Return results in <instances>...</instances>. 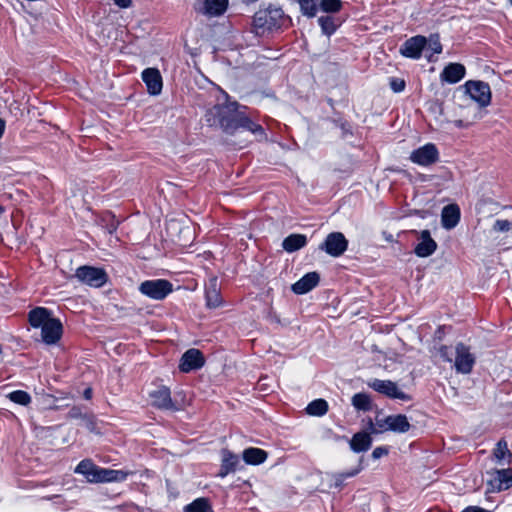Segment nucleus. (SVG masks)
Returning <instances> with one entry per match:
<instances>
[{"label":"nucleus","instance_id":"21","mask_svg":"<svg viewBox=\"0 0 512 512\" xmlns=\"http://www.w3.org/2000/svg\"><path fill=\"white\" fill-rule=\"evenodd\" d=\"M62 334V323L58 318H55L54 320L50 321L49 326L41 331V338L45 344L54 345L61 339Z\"/></svg>","mask_w":512,"mask_h":512},{"label":"nucleus","instance_id":"17","mask_svg":"<svg viewBox=\"0 0 512 512\" xmlns=\"http://www.w3.org/2000/svg\"><path fill=\"white\" fill-rule=\"evenodd\" d=\"M206 306L214 309L222 305L223 299L217 277H211L205 288Z\"/></svg>","mask_w":512,"mask_h":512},{"label":"nucleus","instance_id":"1","mask_svg":"<svg viewBox=\"0 0 512 512\" xmlns=\"http://www.w3.org/2000/svg\"><path fill=\"white\" fill-rule=\"evenodd\" d=\"M246 107H240L237 102L225 101L210 108L205 114V120L209 126L220 127L227 134H234L239 128L250 131L259 138H265V132L261 125L253 122L245 111Z\"/></svg>","mask_w":512,"mask_h":512},{"label":"nucleus","instance_id":"45","mask_svg":"<svg viewBox=\"0 0 512 512\" xmlns=\"http://www.w3.org/2000/svg\"><path fill=\"white\" fill-rule=\"evenodd\" d=\"M462 512H491V511L485 510L478 506H469V507L465 508Z\"/></svg>","mask_w":512,"mask_h":512},{"label":"nucleus","instance_id":"10","mask_svg":"<svg viewBox=\"0 0 512 512\" xmlns=\"http://www.w3.org/2000/svg\"><path fill=\"white\" fill-rule=\"evenodd\" d=\"M465 88L470 97L476 101L480 107H486L491 102V89L488 83L483 81H467Z\"/></svg>","mask_w":512,"mask_h":512},{"label":"nucleus","instance_id":"38","mask_svg":"<svg viewBox=\"0 0 512 512\" xmlns=\"http://www.w3.org/2000/svg\"><path fill=\"white\" fill-rule=\"evenodd\" d=\"M301 11L308 17H314L317 12L316 0H299Z\"/></svg>","mask_w":512,"mask_h":512},{"label":"nucleus","instance_id":"50","mask_svg":"<svg viewBox=\"0 0 512 512\" xmlns=\"http://www.w3.org/2000/svg\"><path fill=\"white\" fill-rule=\"evenodd\" d=\"M4 212V208L0 205V215Z\"/></svg>","mask_w":512,"mask_h":512},{"label":"nucleus","instance_id":"2","mask_svg":"<svg viewBox=\"0 0 512 512\" xmlns=\"http://www.w3.org/2000/svg\"><path fill=\"white\" fill-rule=\"evenodd\" d=\"M75 473L83 475L89 483L123 482L131 474L124 470L99 467L90 459L80 461Z\"/></svg>","mask_w":512,"mask_h":512},{"label":"nucleus","instance_id":"29","mask_svg":"<svg viewBox=\"0 0 512 512\" xmlns=\"http://www.w3.org/2000/svg\"><path fill=\"white\" fill-rule=\"evenodd\" d=\"M390 420H391L390 431H392V432L406 433L411 428L408 418L403 414L390 415Z\"/></svg>","mask_w":512,"mask_h":512},{"label":"nucleus","instance_id":"9","mask_svg":"<svg viewBox=\"0 0 512 512\" xmlns=\"http://www.w3.org/2000/svg\"><path fill=\"white\" fill-rule=\"evenodd\" d=\"M409 159L420 166H430L439 160V151L435 144L427 143L411 152Z\"/></svg>","mask_w":512,"mask_h":512},{"label":"nucleus","instance_id":"15","mask_svg":"<svg viewBox=\"0 0 512 512\" xmlns=\"http://www.w3.org/2000/svg\"><path fill=\"white\" fill-rule=\"evenodd\" d=\"M142 80L151 95H159L163 88L162 76L157 68H146L142 72Z\"/></svg>","mask_w":512,"mask_h":512},{"label":"nucleus","instance_id":"24","mask_svg":"<svg viewBox=\"0 0 512 512\" xmlns=\"http://www.w3.org/2000/svg\"><path fill=\"white\" fill-rule=\"evenodd\" d=\"M242 457L248 465H259L266 461L268 453L263 449L250 447L243 451Z\"/></svg>","mask_w":512,"mask_h":512},{"label":"nucleus","instance_id":"35","mask_svg":"<svg viewBox=\"0 0 512 512\" xmlns=\"http://www.w3.org/2000/svg\"><path fill=\"white\" fill-rule=\"evenodd\" d=\"M318 23L324 34L330 36L336 31V24L334 18L331 16H321L318 19Z\"/></svg>","mask_w":512,"mask_h":512},{"label":"nucleus","instance_id":"33","mask_svg":"<svg viewBox=\"0 0 512 512\" xmlns=\"http://www.w3.org/2000/svg\"><path fill=\"white\" fill-rule=\"evenodd\" d=\"M184 512H213L206 498H198L184 508Z\"/></svg>","mask_w":512,"mask_h":512},{"label":"nucleus","instance_id":"48","mask_svg":"<svg viewBox=\"0 0 512 512\" xmlns=\"http://www.w3.org/2000/svg\"><path fill=\"white\" fill-rule=\"evenodd\" d=\"M341 129L343 133H351L349 125L346 122L341 124Z\"/></svg>","mask_w":512,"mask_h":512},{"label":"nucleus","instance_id":"6","mask_svg":"<svg viewBox=\"0 0 512 512\" xmlns=\"http://www.w3.org/2000/svg\"><path fill=\"white\" fill-rule=\"evenodd\" d=\"M476 363V357L469 346L459 342L455 346L454 368L457 373L470 374Z\"/></svg>","mask_w":512,"mask_h":512},{"label":"nucleus","instance_id":"16","mask_svg":"<svg viewBox=\"0 0 512 512\" xmlns=\"http://www.w3.org/2000/svg\"><path fill=\"white\" fill-rule=\"evenodd\" d=\"M52 312L45 307H36L28 313V321L33 328H40L43 331L54 320Z\"/></svg>","mask_w":512,"mask_h":512},{"label":"nucleus","instance_id":"37","mask_svg":"<svg viewBox=\"0 0 512 512\" xmlns=\"http://www.w3.org/2000/svg\"><path fill=\"white\" fill-rule=\"evenodd\" d=\"M320 9L327 13H336L342 8L341 0H320Z\"/></svg>","mask_w":512,"mask_h":512},{"label":"nucleus","instance_id":"19","mask_svg":"<svg viewBox=\"0 0 512 512\" xmlns=\"http://www.w3.org/2000/svg\"><path fill=\"white\" fill-rule=\"evenodd\" d=\"M319 281L320 276L317 272H309L295 282L291 289L295 294L302 295L315 288Z\"/></svg>","mask_w":512,"mask_h":512},{"label":"nucleus","instance_id":"51","mask_svg":"<svg viewBox=\"0 0 512 512\" xmlns=\"http://www.w3.org/2000/svg\"><path fill=\"white\" fill-rule=\"evenodd\" d=\"M510 4L512 5V0H509Z\"/></svg>","mask_w":512,"mask_h":512},{"label":"nucleus","instance_id":"11","mask_svg":"<svg viewBox=\"0 0 512 512\" xmlns=\"http://www.w3.org/2000/svg\"><path fill=\"white\" fill-rule=\"evenodd\" d=\"M368 386L378 393H381L392 399L408 400L407 394L401 391L397 384L391 380L373 379L368 382Z\"/></svg>","mask_w":512,"mask_h":512},{"label":"nucleus","instance_id":"25","mask_svg":"<svg viewBox=\"0 0 512 512\" xmlns=\"http://www.w3.org/2000/svg\"><path fill=\"white\" fill-rule=\"evenodd\" d=\"M307 244V237L303 234H290L287 236L283 242L282 247L283 249L288 252L292 253L295 251L300 250Z\"/></svg>","mask_w":512,"mask_h":512},{"label":"nucleus","instance_id":"3","mask_svg":"<svg viewBox=\"0 0 512 512\" xmlns=\"http://www.w3.org/2000/svg\"><path fill=\"white\" fill-rule=\"evenodd\" d=\"M284 12L279 7H268L255 13L253 24L256 29L273 30L282 25Z\"/></svg>","mask_w":512,"mask_h":512},{"label":"nucleus","instance_id":"22","mask_svg":"<svg viewBox=\"0 0 512 512\" xmlns=\"http://www.w3.org/2000/svg\"><path fill=\"white\" fill-rule=\"evenodd\" d=\"M460 221V208L456 204H449L442 209L441 224L443 228L451 230Z\"/></svg>","mask_w":512,"mask_h":512},{"label":"nucleus","instance_id":"41","mask_svg":"<svg viewBox=\"0 0 512 512\" xmlns=\"http://www.w3.org/2000/svg\"><path fill=\"white\" fill-rule=\"evenodd\" d=\"M512 228V222L505 219H498L493 225V229L497 232H507Z\"/></svg>","mask_w":512,"mask_h":512},{"label":"nucleus","instance_id":"40","mask_svg":"<svg viewBox=\"0 0 512 512\" xmlns=\"http://www.w3.org/2000/svg\"><path fill=\"white\" fill-rule=\"evenodd\" d=\"M438 353L443 361L452 363L453 356H455V348L453 349L447 345H441L438 349Z\"/></svg>","mask_w":512,"mask_h":512},{"label":"nucleus","instance_id":"27","mask_svg":"<svg viewBox=\"0 0 512 512\" xmlns=\"http://www.w3.org/2000/svg\"><path fill=\"white\" fill-rule=\"evenodd\" d=\"M493 456L499 465H503L504 463L508 465L511 464L512 453L508 449V445L505 440L497 442L496 447L493 450Z\"/></svg>","mask_w":512,"mask_h":512},{"label":"nucleus","instance_id":"20","mask_svg":"<svg viewBox=\"0 0 512 512\" xmlns=\"http://www.w3.org/2000/svg\"><path fill=\"white\" fill-rule=\"evenodd\" d=\"M465 73L466 69L464 65L460 63H449L441 72L440 79L442 82L455 84L464 78Z\"/></svg>","mask_w":512,"mask_h":512},{"label":"nucleus","instance_id":"13","mask_svg":"<svg viewBox=\"0 0 512 512\" xmlns=\"http://www.w3.org/2000/svg\"><path fill=\"white\" fill-rule=\"evenodd\" d=\"M151 404L161 410H179L171 398L170 389L166 386H160L150 392Z\"/></svg>","mask_w":512,"mask_h":512},{"label":"nucleus","instance_id":"43","mask_svg":"<svg viewBox=\"0 0 512 512\" xmlns=\"http://www.w3.org/2000/svg\"><path fill=\"white\" fill-rule=\"evenodd\" d=\"M388 454V449L386 447H376L372 452V457L374 459H379L384 455Z\"/></svg>","mask_w":512,"mask_h":512},{"label":"nucleus","instance_id":"5","mask_svg":"<svg viewBox=\"0 0 512 512\" xmlns=\"http://www.w3.org/2000/svg\"><path fill=\"white\" fill-rule=\"evenodd\" d=\"M75 277L81 283L95 288L102 287L108 280V275L104 269L88 265L77 268Z\"/></svg>","mask_w":512,"mask_h":512},{"label":"nucleus","instance_id":"32","mask_svg":"<svg viewBox=\"0 0 512 512\" xmlns=\"http://www.w3.org/2000/svg\"><path fill=\"white\" fill-rule=\"evenodd\" d=\"M351 402L357 410L369 411L372 408L371 399L366 393H356L353 395Z\"/></svg>","mask_w":512,"mask_h":512},{"label":"nucleus","instance_id":"28","mask_svg":"<svg viewBox=\"0 0 512 512\" xmlns=\"http://www.w3.org/2000/svg\"><path fill=\"white\" fill-rule=\"evenodd\" d=\"M228 5V0H205L204 13L208 16L223 14Z\"/></svg>","mask_w":512,"mask_h":512},{"label":"nucleus","instance_id":"39","mask_svg":"<svg viewBox=\"0 0 512 512\" xmlns=\"http://www.w3.org/2000/svg\"><path fill=\"white\" fill-rule=\"evenodd\" d=\"M427 48L432 51V54H440L442 52V44L438 34H431L427 38Z\"/></svg>","mask_w":512,"mask_h":512},{"label":"nucleus","instance_id":"7","mask_svg":"<svg viewBox=\"0 0 512 512\" xmlns=\"http://www.w3.org/2000/svg\"><path fill=\"white\" fill-rule=\"evenodd\" d=\"M491 479L487 481V493H497L512 487V468L495 469L488 472Z\"/></svg>","mask_w":512,"mask_h":512},{"label":"nucleus","instance_id":"49","mask_svg":"<svg viewBox=\"0 0 512 512\" xmlns=\"http://www.w3.org/2000/svg\"><path fill=\"white\" fill-rule=\"evenodd\" d=\"M455 125L457 127H462L463 126V121L462 120H457V121H455Z\"/></svg>","mask_w":512,"mask_h":512},{"label":"nucleus","instance_id":"42","mask_svg":"<svg viewBox=\"0 0 512 512\" xmlns=\"http://www.w3.org/2000/svg\"><path fill=\"white\" fill-rule=\"evenodd\" d=\"M390 88L395 93L402 92L405 89V81L400 78H391L390 79Z\"/></svg>","mask_w":512,"mask_h":512},{"label":"nucleus","instance_id":"34","mask_svg":"<svg viewBox=\"0 0 512 512\" xmlns=\"http://www.w3.org/2000/svg\"><path fill=\"white\" fill-rule=\"evenodd\" d=\"M361 469V466H359L358 468L351 469L346 472L333 474L332 479L334 481V486L341 487L346 479L356 476L361 471Z\"/></svg>","mask_w":512,"mask_h":512},{"label":"nucleus","instance_id":"31","mask_svg":"<svg viewBox=\"0 0 512 512\" xmlns=\"http://www.w3.org/2000/svg\"><path fill=\"white\" fill-rule=\"evenodd\" d=\"M328 411V403L324 399H316L308 404L306 412L312 416H323Z\"/></svg>","mask_w":512,"mask_h":512},{"label":"nucleus","instance_id":"18","mask_svg":"<svg viewBox=\"0 0 512 512\" xmlns=\"http://www.w3.org/2000/svg\"><path fill=\"white\" fill-rule=\"evenodd\" d=\"M437 249V243L432 239L429 230L420 232V242L416 245L414 253L418 257H428Z\"/></svg>","mask_w":512,"mask_h":512},{"label":"nucleus","instance_id":"4","mask_svg":"<svg viewBox=\"0 0 512 512\" xmlns=\"http://www.w3.org/2000/svg\"><path fill=\"white\" fill-rule=\"evenodd\" d=\"M139 291L153 300H163L173 291V285L166 279L146 280L140 284Z\"/></svg>","mask_w":512,"mask_h":512},{"label":"nucleus","instance_id":"36","mask_svg":"<svg viewBox=\"0 0 512 512\" xmlns=\"http://www.w3.org/2000/svg\"><path fill=\"white\" fill-rule=\"evenodd\" d=\"M12 402L16 404H20L23 406H27L31 402V396L23 391V390H16L8 394L7 396Z\"/></svg>","mask_w":512,"mask_h":512},{"label":"nucleus","instance_id":"30","mask_svg":"<svg viewBox=\"0 0 512 512\" xmlns=\"http://www.w3.org/2000/svg\"><path fill=\"white\" fill-rule=\"evenodd\" d=\"M391 420L390 415L382 417L380 415H377L375 417V422H373L371 419H369V430L373 434H379L386 431H390L391 426Z\"/></svg>","mask_w":512,"mask_h":512},{"label":"nucleus","instance_id":"44","mask_svg":"<svg viewBox=\"0 0 512 512\" xmlns=\"http://www.w3.org/2000/svg\"><path fill=\"white\" fill-rule=\"evenodd\" d=\"M113 2L120 8H129L132 0H113Z\"/></svg>","mask_w":512,"mask_h":512},{"label":"nucleus","instance_id":"26","mask_svg":"<svg viewBox=\"0 0 512 512\" xmlns=\"http://www.w3.org/2000/svg\"><path fill=\"white\" fill-rule=\"evenodd\" d=\"M372 444V439L370 435L366 432H358L354 434L352 439L350 440L351 449L356 452H364L370 449Z\"/></svg>","mask_w":512,"mask_h":512},{"label":"nucleus","instance_id":"46","mask_svg":"<svg viewBox=\"0 0 512 512\" xmlns=\"http://www.w3.org/2000/svg\"><path fill=\"white\" fill-rule=\"evenodd\" d=\"M83 396L87 400L91 399V397H92V389L91 388L85 389V391L83 393Z\"/></svg>","mask_w":512,"mask_h":512},{"label":"nucleus","instance_id":"23","mask_svg":"<svg viewBox=\"0 0 512 512\" xmlns=\"http://www.w3.org/2000/svg\"><path fill=\"white\" fill-rule=\"evenodd\" d=\"M239 464V457L229 450L222 451V463L218 476L221 478L226 477L229 473L236 470Z\"/></svg>","mask_w":512,"mask_h":512},{"label":"nucleus","instance_id":"47","mask_svg":"<svg viewBox=\"0 0 512 512\" xmlns=\"http://www.w3.org/2000/svg\"><path fill=\"white\" fill-rule=\"evenodd\" d=\"M6 123L3 119L0 118V138L2 137L4 131H5Z\"/></svg>","mask_w":512,"mask_h":512},{"label":"nucleus","instance_id":"14","mask_svg":"<svg viewBox=\"0 0 512 512\" xmlns=\"http://www.w3.org/2000/svg\"><path fill=\"white\" fill-rule=\"evenodd\" d=\"M205 364L203 354L200 350L191 348L181 357L179 369L184 373L202 368Z\"/></svg>","mask_w":512,"mask_h":512},{"label":"nucleus","instance_id":"12","mask_svg":"<svg viewBox=\"0 0 512 512\" xmlns=\"http://www.w3.org/2000/svg\"><path fill=\"white\" fill-rule=\"evenodd\" d=\"M427 38L416 35L407 39L400 47V54L406 58L419 59L427 46Z\"/></svg>","mask_w":512,"mask_h":512},{"label":"nucleus","instance_id":"8","mask_svg":"<svg viewBox=\"0 0 512 512\" xmlns=\"http://www.w3.org/2000/svg\"><path fill=\"white\" fill-rule=\"evenodd\" d=\"M348 248V240L341 232H332L319 245V249L332 257H340Z\"/></svg>","mask_w":512,"mask_h":512}]
</instances>
